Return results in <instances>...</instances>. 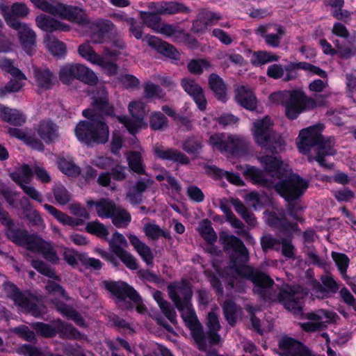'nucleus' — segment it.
<instances>
[{
	"label": "nucleus",
	"instance_id": "38",
	"mask_svg": "<svg viewBox=\"0 0 356 356\" xmlns=\"http://www.w3.org/2000/svg\"><path fill=\"white\" fill-rule=\"evenodd\" d=\"M207 326L209 331L207 332V335H204L205 339L207 338L210 343H218L220 340V337L218 334V331L220 326L218 316L214 312L209 313L207 318Z\"/></svg>",
	"mask_w": 356,
	"mask_h": 356
},
{
	"label": "nucleus",
	"instance_id": "39",
	"mask_svg": "<svg viewBox=\"0 0 356 356\" xmlns=\"http://www.w3.org/2000/svg\"><path fill=\"white\" fill-rule=\"evenodd\" d=\"M44 208L52 215L58 222L63 225L70 226H77L83 223L81 219H74L62 211L56 209L54 207L45 204L43 205Z\"/></svg>",
	"mask_w": 356,
	"mask_h": 356
},
{
	"label": "nucleus",
	"instance_id": "21",
	"mask_svg": "<svg viewBox=\"0 0 356 356\" xmlns=\"http://www.w3.org/2000/svg\"><path fill=\"white\" fill-rule=\"evenodd\" d=\"M17 31L19 42L25 51L31 55L34 51L35 44V33L26 23L17 20L10 26Z\"/></svg>",
	"mask_w": 356,
	"mask_h": 356
},
{
	"label": "nucleus",
	"instance_id": "14",
	"mask_svg": "<svg viewBox=\"0 0 356 356\" xmlns=\"http://www.w3.org/2000/svg\"><path fill=\"white\" fill-rule=\"evenodd\" d=\"M111 251L115 254L124 265L131 270L138 268L136 259L129 252L125 250L128 243L125 237L120 233L115 232L108 241Z\"/></svg>",
	"mask_w": 356,
	"mask_h": 356
},
{
	"label": "nucleus",
	"instance_id": "34",
	"mask_svg": "<svg viewBox=\"0 0 356 356\" xmlns=\"http://www.w3.org/2000/svg\"><path fill=\"white\" fill-rule=\"evenodd\" d=\"M281 217L274 211H266L264 213V218L266 222L270 226L282 227L289 232H294L298 230V225L296 223H286L284 218L282 217V213H280Z\"/></svg>",
	"mask_w": 356,
	"mask_h": 356
},
{
	"label": "nucleus",
	"instance_id": "10",
	"mask_svg": "<svg viewBox=\"0 0 356 356\" xmlns=\"http://www.w3.org/2000/svg\"><path fill=\"white\" fill-rule=\"evenodd\" d=\"M8 296L18 307V309L31 314L34 316H40L46 312L45 307L33 296L18 291L13 284L5 286Z\"/></svg>",
	"mask_w": 356,
	"mask_h": 356
},
{
	"label": "nucleus",
	"instance_id": "41",
	"mask_svg": "<svg viewBox=\"0 0 356 356\" xmlns=\"http://www.w3.org/2000/svg\"><path fill=\"white\" fill-rule=\"evenodd\" d=\"M108 218H111L113 224L118 228L127 227L131 220L129 213L120 207H116Z\"/></svg>",
	"mask_w": 356,
	"mask_h": 356
},
{
	"label": "nucleus",
	"instance_id": "20",
	"mask_svg": "<svg viewBox=\"0 0 356 356\" xmlns=\"http://www.w3.org/2000/svg\"><path fill=\"white\" fill-rule=\"evenodd\" d=\"M62 256L65 261L73 268L78 265L79 261L81 262L86 267L92 268L95 270L101 269L102 267V263L99 259L88 257L86 254L79 253L73 249L63 248Z\"/></svg>",
	"mask_w": 356,
	"mask_h": 356
},
{
	"label": "nucleus",
	"instance_id": "49",
	"mask_svg": "<svg viewBox=\"0 0 356 356\" xmlns=\"http://www.w3.org/2000/svg\"><path fill=\"white\" fill-rule=\"evenodd\" d=\"M45 44L49 51L55 56H62L65 54V44L54 37L48 35L45 39Z\"/></svg>",
	"mask_w": 356,
	"mask_h": 356
},
{
	"label": "nucleus",
	"instance_id": "35",
	"mask_svg": "<svg viewBox=\"0 0 356 356\" xmlns=\"http://www.w3.org/2000/svg\"><path fill=\"white\" fill-rule=\"evenodd\" d=\"M0 118L14 125L20 126L26 121V116L19 111L0 104Z\"/></svg>",
	"mask_w": 356,
	"mask_h": 356
},
{
	"label": "nucleus",
	"instance_id": "28",
	"mask_svg": "<svg viewBox=\"0 0 356 356\" xmlns=\"http://www.w3.org/2000/svg\"><path fill=\"white\" fill-rule=\"evenodd\" d=\"M143 40L164 56L174 60L179 59V54L177 49L172 45L163 42L158 38L148 35H146Z\"/></svg>",
	"mask_w": 356,
	"mask_h": 356
},
{
	"label": "nucleus",
	"instance_id": "23",
	"mask_svg": "<svg viewBox=\"0 0 356 356\" xmlns=\"http://www.w3.org/2000/svg\"><path fill=\"white\" fill-rule=\"evenodd\" d=\"M255 33L265 39L266 43L273 47L280 45L282 36L284 34V29L277 24H266L259 26Z\"/></svg>",
	"mask_w": 356,
	"mask_h": 356
},
{
	"label": "nucleus",
	"instance_id": "42",
	"mask_svg": "<svg viewBox=\"0 0 356 356\" xmlns=\"http://www.w3.org/2000/svg\"><path fill=\"white\" fill-rule=\"evenodd\" d=\"M57 165L59 170L67 176L76 177L81 172L79 167L75 165L70 156L58 158Z\"/></svg>",
	"mask_w": 356,
	"mask_h": 356
},
{
	"label": "nucleus",
	"instance_id": "63",
	"mask_svg": "<svg viewBox=\"0 0 356 356\" xmlns=\"http://www.w3.org/2000/svg\"><path fill=\"white\" fill-rule=\"evenodd\" d=\"M32 266L40 272L41 274L47 276L49 277L54 278L55 280L60 281L58 276L56 275L54 271L47 266L46 264L40 260H33L31 261Z\"/></svg>",
	"mask_w": 356,
	"mask_h": 356
},
{
	"label": "nucleus",
	"instance_id": "16",
	"mask_svg": "<svg viewBox=\"0 0 356 356\" xmlns=\"http://www.w3.org/2000/svg\"><path fill=\"white\" fill-rule=\"evenodd\" d=\"M251 132L255 143L262 147H268L272 143L273 138V123L269 117L254 121L252 124Z\"/></svg>",
	"mask_w": 356,
	"mask_h": 356
},
{
	"label": "nucleus",
	"instance_id": "6",
	"mask_svg": "<svg viewBox=\"0 0 356 356\" xmlns=\"http://www.w3.org/2000/svg\"><path fill=\"white\" fill-rule=\"evenodd\" d=\"M8 236L15 243L33 252L41 253L43 257L49 261L54 264L59 263L60 258L51 245L41 238L35 235L28 234L25 232H10Z\"/></svg>",
	"mask_w": 356,
	"mask_h": 356
},
{
	"label": "nucleus",
	"instance_id": "56",
	"mask_svg": "<svg viewBox=\"0 0 356 356\" xmlns=\"http://www.w3.org/2000/svg\"><path fill=\"white\" fill-rule=\"evenodd\" d=\"M232 204L235 211L250 225L256 224V219L254 215L250 212L246 207L238 200L232 199Z\"/></svg>",
	"mask_w": 356,
	"mask_h": 356
},
{
	"label": "nucleus",
	"instance_id": "48",
	"mask_svg": "<svg viewBox=\"0 0 356 356\" xmlns=\"http://www.w3.org/2000/svg\"><path fill=\"white\" fill-rule=\"evenodd\" d=\"M279 57L266 51H254L250 58L251 63L255 66L265 65L278 60Z\"/></svg>",
	"mask_w": 356,
	"mask_h": 356
},
{
	"label": "nucleus",
	"instance_id": "25",
	"mask_svg": "<svg viewBox=\"0 0 356 356\" xmlns=\"http://www.w3.org/2000/svg\"><path fill=\"white\" fill-rule=\"evenodd\" d=\"M181 86L193 98L198 108L204 111L207 106V100L201 86L195 80L189 78L182 79Z\"/></svg>",
	"mask_w": 356,
	"mask_h": 356
},
{
	"label": "nucleus",
	"instance_id": "18",
	"mask_svg": "<svg viewBox=\"0 0 356 356\" xmlns=\"http://www.w3.org/2000/svg\"><path fill=\"white\" fill-rule=\"evenodd\" d=\"M106 289L110 291L115 297L122 300L126 298H129L137 304L136 309L139 313H143L145 307L140 304V298L136 291L124 282H105Z\"/></svg>",
	"mask_w": 356,
	"mask_h": 356
},
{
	"label": "nucleus",
	"instance_id": "51",
	"mask_svg": "<svg viewBox=\"0 0 356 356\" xmlns=\"http://www.w3.org/2000/svg\"><path fill=\"white\" fill-rule=\"evenodd\" d=\"M149 124L153 130H163L168 127V120L160 111H154L149 115Z\"/></svg>",
	"mask_w": 356,
	"mask_h": 356
},
{
	"label": "nucleus",
	"instance_id": "37",
	"mask_svg": "<svg viewBox=\"0 0 356 356\" xmlns=\"http://www.w3.org/2000/svg\"><path fill=\"white\" fill-rule=\"evenodd\" d=\"M209 83L216 97L222 102L227 100V88L222 79L218 75L212 74L209 76Z\"/></svg>",
	"mask_w": 356,
	"mask_h": 356
},
{
	"label": "nucleus",
	"instance_id": "45",
	"mask_svg": "<svg viewBox=\"0 0 356 356\" xmlns=\"http://www.w3.org/2000/svg\"><path fill=\"white\" fill-rule=\"evenodd\" d=\"M154 298L159 305L162 312L172 323H176V313L175 310L170 306L169 303L165 301L160 291L154 293Z\"/></svg>",
	"mask_w": 356,
	"mask_h": 356
},
{
	"label": "nucleus",
	"instance_id": "55",
	"mask_svg": "<svg viewBox=\"0 0 356 356\" xmlns=\"http://www.w3.org/2000/svg\"><path fill=\"white\" fill-rule=\"evenodd\" d=\"M200 235L209 243H213L217 240V235L211 227V222L208 220L202 221L198 227Z\"/></svg>",
	"mask_w": 356,
	"mask_h": 356
},
{
	"label": "nucleus",
	"instance_id": "15",
	"mask_svg": "<svg viewBox=\"0 0 356 356\" xmlns=\"http://www.w3.org/2000/svg\"><path fill=\"white\" fill-rule=\"evenodd\" d=\"M181 312L184 321L187 326L192 330L193 338L197 343L199 349L205 350L207 343H205L204 334L199 329L197 317L193 309L191 302L176 306Z\"/></svg>",
	"mask_w": 356,
	"mask_h": 356
},
{
	"label": "nucleus",
	"instance_id": "61",
	"mask_svg": "<svg viewBox=\"0 0 356 356\" xmlns=\"http://www.w3.org/2000/svg\"><path fill=\"white\" fill-rule=\"evenodd\" d=\"M220 58L222 60V63L227 67L229 66L231 63L243 65L245 63L243 57L234 51H229L221 54Z\"/></svg>",
	"mask_w": 356,
	"mask_h": 356
},
{
	"label": "nucleus",
	"instance_id": "50",
	"mask_svg": "<svg viewBox=\"0 0 356 356\" xmlns=\"http://www.w3.org/2000/svg\"><path fill=\"white\" fill-rule=\"evenodd\" d=\"M56 326L57 333H59L63 337L74 339H80L81 337V333L70 324L65 323L58 320L56 321Z\"/></svg>",
	"mask_w": 356,
	"mask_h": 356
},
{
	"label": "nucleus",
	"instance_id": "59",
	"mask_svg": "<svg viewBox=\"0 0 356 356\" xmlns=\"http://www.w3.org/2000/svg\"><path fill=\"white\" fill-rule=\"evenodd\" d=\"M86 229L88 233L97 235L103 238H106L109 234L107 228L99 221L90 222L86 225Z\"/></svg>",
	"mask_w": 356,
	"mask_h": 356
},
{
	"label": "nucleus",
	"instance_id": "11",
	"mask_svg": "<svg viewBox=\"0 0 356 356\" xmlns=\"http://www.w3.org/2000/svg\"><path fill=\"white\" fill-rule=\"evenodd\" d=\"M59 76L63 83L68 84L74 79L90 85L95 84L97 76L89 67L82 64H67L60 68Z\"/></svg>",
	"mask_w": 356,
	"mask_h": 356
},
{
	"label": "nucleus",
	"instance_id": "40",
	"mask_svg": "<svg viewBox=\"0 0 356 356\" xmlns=\"http://www.w3.org/2000/svg\"><path fill=\"white\" fill-rule=\"evenodd\" d=\"M13 78L3 88H0V97H3L6 92H16L19 91L25 85L26 76L21 71L19 74H13Z\"/></svg>",
	"mask_w": 356,
	"mask_h": 356
},
{
	"label": "nucleus",
	"instance_id": "36",
	"mask_svg": "<svg viewBox=\"0 0 356 356\" xmlns=\"http://www.w3.org/2000/svg\"><path fill=\"white\" fill-rule=\"evenodd\" d=\"M87 204L90 207L95 206L98 216L102 218H108L117 207L112 200L107 198L101 199L98 202L89 200Z\"/></svg>",
	"mask_w": 356,
	"mask_h": 356
},
{
	"label": "nucleus",
	"instance_id": "60",
	"mask_svg": "<svg viewBox=\"0 0 356 356\" xmlns=\"http://www.w3.org/2000/svg\"><path fill=\"white\" fill-rule=\"evenodd\" d=\"M53 193L56 200L59 204L65 205L71 199L70 194L61 184H56L54 186Z\"/></svg>",
	"mask_w": 356,
	"mask_h": 356
},
{
	"label": "nucleus",
	"instance_id": "24",
	"mask_svg": "<svg viewBox=\"0 0 356 356\" xmlns=\"http://www.w3.org/2000/svg\"><path fill=\"white\" fill-rule=\"evenodd\" d=\"M279 346L284 356H313L305 346L290 337L282 339Z\"/></svg>",
	"mask_w": 356,
	"mask_h": 356
},
{
	"label": "nucleus",
	"instance_id": "47",
	"mask_svg": "<svg viewBox=\"0 0 356 356\" xmlns=\"http://www.w3.org/2000/svg\"><path fill=\"white\" fill-rule=\"evenodd\" d=\"M209 173H213V175L220 178H225L227 181L234 185H243V181L238 175L236 174L218 168L216 166H211L209 168Z\"/></svg>",
	"mask_w": 356,
	"mask_h": 356
},
{
	"label": "nucleus",
	"instance_id": "22",
	"mask_svg": "<svg viewBox=\"0 0 356 356\" xmlns=\"http://www.w3.org/2000/svg\"><path fill=\"white\" fill-rule=\"evenodd\" d=\"M168 290L175 306L191 302L192 291L188 282L172 283L168 286Z\"/></svg>",
	"mask_w": 356,
	"mask_h": 356
},
{
	"label": "nucleus",
	"instance_id": "32",
	"mask_svg": "<svg viewBox=\"0 0 356 356\" xmlns=\"http://www.w3.org/2000/svg\"><path fill=\"white\" fill-rule=\"evenodd\" d=\"M33 76L39 90H49L52 88L56 82V77L47 68H35Z\"/></svg>",
	"mask_w": 356,
	"mask_h": 356
},
{
	"label": "nucleus",
	"instance_id": "13",
	"mask_svg": "<svg viewBox=\"0 0 356 356\" xmlns=\"http://www.w3.org/2000/svg\"><path fill=\"white\" fill-rule=\"evenodd\" d=\"M10 175L29 197L40 203L43 201L42 194L35 187L28 185L33 177V170L29 165H19Z\"/></svg>",
	"mask_w": 356,
	"mask_h": 356
},
{
	"label": "nucleus",
	"instance_id": "1",
	"mask_svg": "<svg viewBox=\"0 0 356 356\" xmlns=\"http://www.w3.org/2000/svg\"><path fill=\"white\" fill-rule=\"evenodd\" d=\"M258 160L264 171L248 165L245 167L237 165L236 168L243 170L244 175L254 184L273 187L287 201L298 198L307 188V181L292 173L289 165L277 156H259Z\"/></svg>",
	"mask_w": 356,
	"mask_h": 356
},
{
	"label": "nucleus",
	"instance_id": "52",
	"mask_svg": "<svg viewBox=\"0 0 356 356\" xmlns=\"http://www.w3.org/2000/svg\"><path fill=\"white\" fill-rule=\"evenodd\" d=\"M225 316L229 324L234 325L240 314V309L231 300H227L223 304Z\"/></svg>",
	"mask_w": 356,
	"mask_h": 356
},
{
	"label": "nucleus",
	"instance_id": "26",
	"mask_svg": "<svg viewBox=\"0 0 356 356\" xmlns=\"http://www.w3.org/2000/svg\"><path fill=\"white\" fill-rule=\"evenodd\" d=\"M82 11H83L82 10ZM86 16V22L82 24L76 22L80 25H89L90 27L92 28L94 31H97V33H93L91 35L92 40L94 43L99 44L104 42L103 38L104 34L113 31V24L109 20L99 19L92 23H90L87 15L83 12Z\"/></svg>",
	"mask_w": 356,
	"mask_h": 356
},
{
	"label": "nucleus",
	"instance_id": "12",
	"mask_svg": "<svg viewBox=\"0 0 356 356\" xmlns=\"http://www.w3.org/2000/svg\"><path fill=\"white\" fill-rule=\"evenodd\" d=\"M128 108L132 119L118 116L119 122L132 134L143 128H146L147 124L145 121L146 114L145 104L140 100L134 101L129 103Z\"/></svg>",
	"mask_w": 356,
	"mask_h": 356
},
{
	"label": "nucleus",
	"instance_id": "33",
	"mask_svg": "<svg viewBox=\"0 0 356 356\" xmlns=\"http://www.w3.org/2000/svg\"><path fill=\"white\" fill-rule=\"evenodd\" d=\"M40 137L49 143L58 137V129L56 124L50 120H44L40 122L37 129Z\"/></svg>",
	"mask_w": 356,
	"mask_h": 356
},
{
	"label": "nucleus",
	"instance_id": "19",
	"mask_svg": "<svg viewBox=\"0 0 356 356\" xmlns=\"http://www.w3.org/2000/svg\"><path fill=\"white\" fill-rule=\"evenodd\" d=\"M306 293L298 291L291 287L281 289L279 294V300L284 307L296 315L302 314V299Z\"/></svg>",
	"mask_w": 356,
	"mask_h": 356
},
{
	"label": "nucleus",
	"instance_id": "27",
	"mask_svg": "<svg viewBox=\"0 0 356 356\" xmlns=\"http://www.w3.org/2000/svg\"><path fill=\"white\" fill-rule=\"evenodd\" d=\"M154 152L156 157L176 162L180 164H187L189 160L186 156L177 149L165 148L161 144H156L154 147Z\"/></svg>",
	"mask_w": 356,
	"mask_h": 356
},
{
	"label": "nucleus",
	"instance_id": "64",
	"mask_svg": "<svg viewBox=\"0 0 356 356\" xmlns=\"http://www.w3.org/2000/svg\"><path fill=\"white\" fill-rule=\"evenodd\" d=\"M141 19L144 24L151 28L154 31H156L158 26L161 24L160 17L158 15L152 13H142Z\"/></svg>",
	"mask_w": 356,
	"mask_h": 356
},
{
	"label": "nucleus",
	"instance_id": "43",
	"mask_svg": "<svg viewBox=\"0 0 356 356\" xmlns=\"http://www.w3.org/2000/svg\"><path fill=\"white\" fill-rule=\"evenodd\" d=\"M189 11V8L184 4L178 2H163L157 8V12L163 15H174L176 13H186Z\"/></svg>",
	"mask_w": 356,
	"mask_h": 356
},
{
	"label": "nucleus",
	"instance_id": "17",
	"mask_svg": "<svg viewBox=\"0 0 356 356\" xmlns=\"http://www.w3.org/2000/svg\"><path fill=\"white\" fill-rule=\"evenodd\" d=\"M336 314L334 312L318 309L306 315L307 322L300 323V326L305 331L314 332L321 330L327 324L334 321Z\"/></svg>",
	"mask_w": 356,
	"mask_h": 356
},
{
	"label": "nucleus",
	"instance_id": "58",
	"mask_svg": "<svg viewBox=\"0 0 356 356\" xmlns=\"http://www.w3.org/2000/svg\"><path fill=\"white\" fill-rule=\"evenodd\" d=\"M32 327L38 334L44 337H51L57 334L56 321L51 325L43 323H35L32 325Z\"/></svg>",
	"mask_w": 356,
	"mask_h": 356
},
{
	"label": "nucleus",
	"instance_id": "3",
	"mask_svg": "<svg viewBox=\"0 0 356 356\" xmlns=\"http://www.w3.org/2000/svg\"><path fill=\"white\" fill-rule=\"evenodd\" d=\"M103 115H113V108L108 103L107 92L102 88L92 95V108L83 111V115L90 120L81 121L75 128L79 140L86 144L105 143L108 140V127L100 119Z\"/></svg>",
	"mask_w": 356,
	"mask_h": 356
},
{
	"label": "nucleus",
	"instance_id": "62",
	"mask_svg": "<svg viewBox=\"0 0 356 356\" xmlns=\"http://www.w3.org/2000/svg\"><path fill=\"white\" fill-rule=\"evenodd\" d=\"M144 96L146 98H163L164 93L161 88L152 83L147 82L144 85Z\"/></svg>",
	"mask_w": 356,
	"mask_h": 356
},
{
	"label": "nucleus",
	"instance_id": "7",
	"mask_svg": "<svg viewBox=\"0 0 356 356\" xmlns=\"http://www.w3.org/2000/svg\"><path fill=\"white\" fill-rule=\"evenodd\" d=\"M38 8L72 22L80 24L86 22L82 9L77 7L65 6L56 0H30Z\"/></svg>",
	"mask_w": 356,
	"mask_h": 356
},
{
	"label": "nucleus",
	"instance_id": "30",
	"mask_svg": "<svg viewBox=\"0 0 356 356\" xmlns=\"http://www.w3.org/2000/svg\"><path fill=\"white\" fill-rule=\"evenodd\" d=\"M235 99L243 108L253 111L257 106V99L251 89L241 86L236 89Z\"/></svg>",
	"mask_w": 356,
	"mask_h": 356
},
{
	"label": "nucleus",
	"instance_id": "8",
	"mask_svg": "<svg viewBox=\"0 0 356 356\" xmlns=\"http://www.w3.org/2000/svg\"><path fill=\"white\" fill-rule=\"evenodd\" d=\"M208 144L213 151L234 154L244 149L248 145V141L239 135L215 133L210 136Z\"/></svg>",
	"mask_w": 356,
	"mask_h": 356
},
{
	"label": "nucleus",
	"instance_id": "53",
	"mask_svg": "<svg viewBox=\"0 0 356 356\" xmlns=\"http://www.w3.org/2000/svg\"><path fill=\"white\" fill-rule=\"evenodd\" d=\"M331 256L343 278L346 279L348 277L346 273L349 266L350 259L346 254L337 252H332Z\"/></svg>",
	"mask_w": 356,
	"mask_h": 356
},
{
	"label": "nucleus",
	"instance_id": "54",
	"mask_svg": "<svg viewBox=\"0 0 356 356\" xmlns=\"http://www.w3.org/2000/svg\"><path fill=\"white\" fill-rule=\"evenodd\" d=\"M147 184L144 181H138L130 188L127 192V197L131 204H138L142 201V194L146 190Z\"/></svg>",
	"mask_w": 356,
	"mask_h": 356
},
{
	"label": "nucleus",
	"instance_id": "9",
	"mask_svg": "<svg viewBox=\"0 0 356 356\" xmlns=\"http://www.w3.org/2000/svg\"><path fill=\"white\" fill-rule=\"evenodd\" d=\"M79 55L93 65L99 66L107 74L114 75L118 72V66L113 62L108 60V57H115L118 55L117 50L106 48L102 56L97 54L88 43H84L79 47Z\"/></svg>",
	"mask_w": 356,
	"mask_h": 356
},
{
	"label": "nucleus",
	"instance_id": "31",
	"mask_svg": "<svg viewBox=\"0 0 356 356\" xmlns=\"http://www.w3.org/2000/svg\"><path fill=\"white\" fill-rule=\"evenodd\" d=\"M128 238L130 243L146 264L147 266H152L154 255L151 248L134 234L129 235Z\"/></svg>",
	"mask_w": 356,
	"mask_h": 356
},
{
	"label": "nucleus",
	"instance_id": "29",
	"mask_svg": "<svg viewBox=\"0 0 356 356\" xmlns=\"http://www.w3.org/2000/svg\"><path fill=\"white\" fill-rule=\"evenodd\" d=\"M35 22L37 26L44 31H68L70 29L69 25L43 14L36 17Z\"/></svg>",
	"mask_w": 356,
	"mask_h": 356
},
{
	"label": "nucleus",
	"instance_id": "57",
	"mask_svg": "<svg viewBox=\"0 0 356 356\" xmlns=\"http://www.w3.org/2000/svg\"><path fill=\"white\" fill-rule=\"evenodd\" d=\"M127 160L130 168L138 174H143L145 168L140 153L131 152L127 155Z\"/></svg>",
	"mask_w": 356,
	"mask_h": 356
},
{
	"label": "nucleus",
	"instance_id": "4",
	"mask_svg": "<svg viewBox=\"0 0 356 356\" xmlns=\"http://www.w3.org/2000/svg\"><path fill=\"white\" fill-rule=\"evenodd\" d=\"M323 128L321 124H316L302 129L297 138V145L299 151L303 154L308 153L312 147H316L317 154L314 159L320 165L329 168L330 166L325 163L323 156L334 154L335 150L333 148L332 140H323L321 135Z\"/></svg>",
	"mask_w": 356,
	"mask_h": 356
},
{
	"label": "nucleus",
	"instance_id": "2",
	"mask_svg": "<svg viewBox=\"0 0 356 356\" xmlns=\"http://www.w3.org/2000/svg\"><path fill=\"white\" fill-rule=\"evenodd\" d=\"M220 241L224 245L226 251H233L234 255L231 257L232 264L222 273H219L222 277L228 280V284L232 288L242 284L245 279H248L254 284V291L259 294L264 299L271 301L275 300L277 297L269 293L270 288L273 286V281L264 273L254 270L249 266L241 265L240 263L248 260V253L243 243L237 237L229 234L227 232L220 233Z\"/></svg>",
	"mask_w": 356,
	"mask_h": 356
},
{
	"label": "nucleus",
	"instance_id": "44",
	"mask_svg": "<svg viewBox=\"0 0 356 356\" xmlns=\"http://www.w3.org/2000/svg\"><path fill=\"white\" fill-rule=\"evenodd\" d=\"M143 232H145V236L152 240H157L161 236H163L165 238H170V232L162 229L155 223H146L143 227Z\"/></svg>",
	"mask_w": 356,
	"mask_h": 356
},
{
	"label": "nucleus",
	"instance_id": "46",
	"mask_svg": "<svg viewBox=\"0 0 356 356\" xmlns=\"http://www.w3.org/2000/svg\"><path fill=\"white\" fill-rule=\"evenodd\" d=\"M54 304L55 305L57 310L60 312L63 315L65 316L70 319H72L76 324L79 326L85 325L83 318L72 308L61 302H54Z\"/></svg>",
	"mask_w": 356,
	"mask_h": 356
},
{
	"label": "nucleus",
	"instance_id": "5",
	"mask_svg": "<svg viewBox=\"0 0 356 356\" xmlns=\"http://www.w3.org/2000/svg\"><path fill=\"white\" fill-rule=\"evenodd\" d=\"M270 98L273 102L285 107L286 115L290 119H296L305 109L314 108L316 105L313 99L307 97L300 90L274 92Z\"/></svg>",
	"mask_w": 356,
	"mask_h": 356
}]
</instances>
